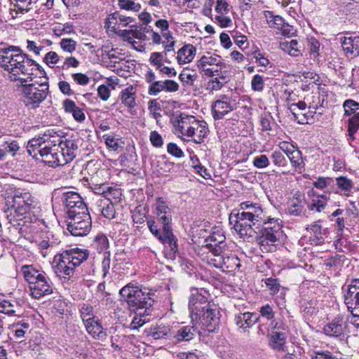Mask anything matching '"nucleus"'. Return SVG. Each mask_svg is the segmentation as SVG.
<instances>
[{
	"label": "nucleus",
	"mask_w": 359,
	"mask_h": 359,
	"mask_svg": "<svg viewBox=\"0 0 359 359\" xmlns=\"http://www.w3.org/2000/svg\"><path fill=\"white\" fill-rule=\"evenodd\" d=\"M0 67L7 72L10 81L15 83L26 76L41 72L39 65L15 46L0 49Z\"/></svg>",
	"instance_id": "1"
},
{
	"label": "nucleus",
	"mask_w": 359,
	"mask_h": 359,
	"mask_svg": "<svg viewBox=\"0 0 359 359\" xmlns=\"http://www.w3.org/2000/svg\"><path fill=\"white\" fill-rule=\"evenodd\" d=\"M264 212L259 204L250 201L240 204V210L233 211L229 215V222L241 238L252 237L255 231L253 226L264 222Z\"/></svg>",
	"instance_id": "2"
},
{
	"label": "nucleus",
	"mask_w": 359,
	"mask_h": 359,
	"mask_svg": "<svg viewBox=\"0 0 359 359\" xmlns=\"http://www.w3.org/2000/svg\"><path fill=\"white\" fill-rule=\"evenodd\" d=\"M7 215L11 223L22 219L27 217H38L41 213L40 203L30 192L24 190H15L11 201H7Z\"/></svg>",
	"instance_id": "3"
},
{
	"label": "nucleus",
	"mask_w": 359,
	"mask_h": 359,
	"mask_svg": "<svg viewBox=\"0 0 359 359\" xmlns=\"http://www.w3.org/2000/svg\"><path fill=\"white\" fill-rule=\"evenodd\" d=\"M35 75H28L15 83L16 90L19 93L25 106L30 109H36L46 99L49 93L48 83L39 82Z\"/></svg>",
	"instance_id": "4"
},
{
	"label": "nucleus",
	"mask_w": 359,
	"mask_h": 359,
	"mask_svg": "<svg viewBox=\"0 0 359 359\" xmlns=\"http://www.w3.org/2000/svg\"><path fill=\"white\" fill-rule=\"evenodd\" d=\"M59 140L58 134L48 130L42 136L34 137L28 142L27 151L34 158H38L39 156L46 164L55 167L53 161H55L56 151L59 149L57 147Z\"/></svg>",
	"instance_id": "5"
},
{
	"label": "nucleus",
	"mask_w": 359,
	"mask_h": 359,
	"mask_svg": "<svg viewBox=\"0 0 359 359\" xmlns=\"http://www.w3.org/2000/svg\"><path fill=\"white\" fill-rule=\"evenodd\" d=\"M88 255L87 250L79 248L63 252L55 258V273L58 277L69 280L74 275L75 268L86 260Z\"/></svg>",
	"instance_id": "6"
},
{
	"label": "nucleus",
	"mask_w": 359,
	"mask_h": 359,
	"mask_svg": "<svg viewBox=\"0 0 359 359\" xmlns=\"http://www.w3.org/2000/svg\"><path fill=\"white\" fill-rule=\"evenodd\" d=\"M21 272L29 284L30 295L33 298L39 299L53 292L50 279L43 271L38 270L32 265H24Z\"/></svg>",
	"instance_id": "7"
},
{
	"label": "nucleus",
	"mask_w": 359,
	"mask_h": 359,
	"mask_svg": "<svg viewBox=\"0 0 359 359\" xmlns=\"http://www.w3.org/2000/svg\"><path fill=\"white\" fill-rule=\"evenodd\" d=\"M121 301L127 303V305L134 311L149 310L154 301L149 292H144L137 287L127 285L119 291Z\"/></svg>",
	"instance_id": "8"
},
{
	"label": "nucleus",
	"mask_w": 359,
	"mask_h": 359,
	"mask_svg": "<svg viewBox=\"0 0 359 359\" xmlns=\"http://www.w3.org/2000/svg\"><path fill=\"white\" fill-rule=\"evenodd\" d=\"M264 224V227L261 231L260 235L257 237V242L263 252H273L281 234L280 225L273 219Z\"/></svg>",
	"instance_id": "9"
},
{
	"label": "nucleus",
	"mask_w": 359,
	"mask_h": 359,
	"mask_svg": "<svg viewBox=\"0 0 359 359\" xmlns=\"http://www.w3.org/2000/svg\"><path fill=\"white\" fill-rule=\"evenodd\" d=\"M67 229L74 236H83L88 233L91 229V219L88 210L83 212L69 211L66 217Z\"/></svg>",
	"instance_id": "10"
},
{
	"label": "nucleus",
	"mask_w": 359,
	"mask_h": 359,
	"mask_svg": "<svg viewBox=\"0 0 359 359\" xmlns=\"http://www.w3.org/2000/svg\"><path fill=\"white\" fill-rule=\"evenodd\" d=\"M202 259L209 265L221 269L224 272H233L240 267V259L235 255H227L225 250L218 254L205 255Z\"/></svg>",
	"instance_id": "11"
},
{
	"label": "nucleus",
	"mask_w": 359,
	"mask_h": 359,
	"mask_svg": "<svg viewBox=\"0 0 359 359\" xmlns=\"http://www.w3.org/2000/svg\"><path fill=\"white\" fill-rule=\"evenodd\" d=\"M59 149L56 151L55 161H53L55 166L63 165L72 161L76 156V151L78 149V143L72 139L60 140L57 143Z\"/></svg>",
	"instance_id": "12"
},
{
	"label": "nucleus",
	"mask_w": 359,
	"mask_h": 359,
	"mask_svg": "<svg viewBox=\"0 0 359 359\" xmlns=\"http://www.w3.org/2000/svg\"><path fill=\"white\" fill-rule=\"evenodd\" d=\"M203 293H206V292L199 291L198 289H194L191 292L189 302V309L192 320H197L201 313L212 305L208 302V297Z\"/></svg>",
	"instance_id": "13"
},
{
	"label": "nucleus",
	"mask_w": 359,
	"mask_h": 359,
	"mask_svg": "<svg viewBox=\"0 0 359 359\" xmlns=\"http://www.w3.org/2000/svg\"><path fill=\"white\" fill-rule=\"evenodd\" d=\"M225 236L221 230L214 231L205 239L206 243L202 245L201 250L205 253V255L222 253L223 250H225Z\"/></svg>",
	"instance_id": "14"
},
{
	"label": "nucleus",
	"mask_w": 359,
	"mask_h": 359,
	"mask_svg": "<svg viewBox=\"0 0 359 359\" xmlns=\"http://www.w3.org/2000/svg\"><path fill=\"white\" fill-rule=\"evenodd\" d=\"M220 317L221 314L219 309L213 304L201 313L198 318L200 323L207 331L212 332L218 327Z\"/></svg>",
	"instance_id": "15"
},
{
	"label": "nucleus",
	"mask_w": 359,
	"mask_h": 359,
	"mask_svg": "<svg viewBox=\"0 0 359 359\" xmlns=\"http://www.w3.org/2000/svg\"><path fill=\"white\" fill-rule=\"evenodd\" d=\"M344 303L349 311L354 316H358V313H354L355 310L359 309V278L351 280V284L344 294Z\"/></svg>",
	"instance_id": "16"
},
{
	"label": "nucleus",
	"mask_w": 359,
	"mask_h": 359,
	"mask_svg": "<svg viewBox=\"0 0 359 359\" xmlns=\"http://www.w3.org/2000/svg\"><path fill=\"white\" fill-rule=\"evenodd\" d=\"M62 201L66 209L67 216L69 215V211L77 212L88 210L83 198L76 192L68 191L64 193Z\"/></svg>",
	"instance_id": "17"
},
{
	"label": "nucleus",
	"mask_w": 359,
	"mask_h": 359,
	"mask_svg": "<svg viewBox=\"0 0 359 359\" xmlns=\"http://www.w3.org/2000/svg\"><path fill=\"white\" fill-rule=\"evenodd\" d=\"M234 109L231 103V98L227 95H222L219 99L212 104V114L215 120H219Z\"/></svg>",
	"instance_id": "18"
},
{
	"label": "nucleus",
	"mask_w": 359,
	"mask_h": 359,
	"mask_svg": "<svg viewBox=\"0 0 359 359\" xmlns=\"http://www.w3.org/2000/svg\"><path fill=\"white\" fill-rule=\"evenodd\" d=\"M94 245L100 253L104 252L102 268L104 276H106V274L109 272L111 263V254L108 250L109 248V240L105 235L98 234L94 239Z\"/></svg>",
	"instance_id": "19"
},
{
	"label": "nucleus",
	"mask_w": 359,
	"mask_h": 359,
	"mask_svg": "<svg viewBox=\"0 0 359 359\" xmlns=\"http://www.w3.org/2000/svg\"><path fill=\"white\" fill-rule=\"evenodd\" d=\"M196 119V118L194 116L181 113L174 123L176 132L182 135L189 137Z\"/></svg>",
	"instance_id": "20"
},
{
	"label": "nucleus",
	"mask_w": 359,
	"mask_h": 359,
	"mask_svg": "<svg viewBox=\"0 0 359 359\" xmlns=\"http://www.w3.org/2000/svg\"><path fill=\"white\" fill-rule=\"evenodd\" d=\"M0 313L9 316L20 318L23 316L24 308L18 300L3 299L0 300Z\"/></svg>",
	"instance_id": "21"
},
{
	"label": "nucleus",
	"mask_w": 359,
	"mask_h": 359,
	"mask_svg": "<svg viewBox=\"0 0 359 359\" xmlns=\"http://www.w3.org/2000/svg\"><path fill=\"white\" fill-rule=\"evenodd\" d=\"M305 196L300 192H297L288 201L287 212L292 216H302L305 212Z\"/></svg>",
	"instance_id": "22"
},
{
	"label": "nucleus",
	"mask_w": 359,
	"mask_h": 359,
	"mask_svg": "<svg viewBox=\"0 0 359 359\" xmlns=\"http://www.w3.org/2000/svg\"><path fill=\"white\" fill-rule=\"evenodd\" d=\"M346 331V324L341 318L334 319L323 328L324 333L330 337H344Z\"/></svg>",
	"instance_id": "23"
},
{
	"label": "nucleus",
	"mask_w": 359,
	"mask_h": 359,
	"mask_svg": "<svg viewBox=\"0 0 359 359\" xmlns=\"http://www.w3.org/2000/svg\"><path fill=\"white\" fill-rule=\"evenodd\" d=\"M223 62L224 60L219 55L216 54L211 55L208 53L207 55L201 57L196 61V65L200 74H201L205 72V69H208V68L213 66H219Z\"/></svg>",
	"instance_id": "24"
},
{
	"label": "nucleus",
	"mask_w": 359,
	"mask_h": 359,
	"mask_svg": "<svg viewBox=\"0 0 359 359\" xmlns=\"http://www.w3.org/2000/svg\"><path fill=\"white\" fill-rule=\"evenodd\" d=\"M208 133L209 129L207 123L204 121H199L196 118L192 126L189 137H191L194 142L200 144L203 142V139L208 135Z\"/></svg>",
	"instance_id": "25"
},
{
	"label": "nucleus",
	"mask_w": 359,
	"mask_h": 359,
	"mask_svg": "<svg viewBox=\"0 0 359 359\" xmlns=\"http://www.w3.org/2000/svg\"><path fill=\"white\" fill-rule=\"evenodd\" d=\"M341 47L347 56L353 57L359 55V36L344 37Z\"/></svg>",
	"instance_id": "26"
},
{
	"label": "nucleus",
	"mask_w": 359,
	"mask_h": 359,
	"mask_svg": "<svg viewBox=\"0 0 359 359\" xmlns=\"http://www.w3.org/2000/svg\"><path fill=\"white\" fill-rule=\"evenodd\" d=\"M196 54V48L192 44L183 46L177 53L176 59L179 65L191 62Z\"/></svg>",
	"instance_id": "27"
},
{
	"label": "nucleus",
	"mask_w": 359,
	"mask_h": 359,
	"mask_svg": "<svg viewBox=\"0 0 359 359\" xmlns=\"http://www.w3.org/2000/svg\"><path fill=\"white\" fill-rule=\"evenodd\" d=\"M287 336L285 332L272 331L269 340V346L274 350L285 352L287 351L285 343Z\"/></svg>",
	"instance_id": "28"
},
{
	"label": "nucleus",
	"mask_w": 359,
	"mask_h": 359,
	"mask_svg": "<svg viewBox=\"0 0 359 359\" xmlns=\"http://www.w3.org/2000/svg\"><path fill=\"white\" fill-rule=\"evenodd\" d=\"M258 320V317L250 312L240 313L235 316V322L239 328L246 329L252 327Z\"/></svg>",
	"instance_id": "29"
},
{
	"label": "nucleus",
	"mask_w": 359,
	"mask_h": 359,
	"mask_svg": "<svg viewBox=\"0 0 359 359\" xmlns=\"http://www.w3.org/2000/svg\"><path fill=\"white\" fill-rule=\"evenodd\" d=\"M63 107L67 113L72 114L74 118L79 122L85 120L86 116L83 110L76 106L75 102L71 100H65L63 102Z\"/></svg>",
	"instance_id": "30"
},
{
	"label": "nucleus",
	"mask_w": 359,
	"mask_h": 359,
	"mask_svg": "<svg viewBox=\"0 0 359 359\" xmlns=\"http://www.w3.org/2000/svg\"><path fill=\"white\" fill-rule=\"evenodd\" d=\"M135 93L136 88L130 86L122 90L120 99L121 102L128 108H133L135 106Z\"/></svg>",
	"instance_id": "31"
},
{
	"label": "nucleus",
	"mask_w": 359,
	"mask_h": 359,
	"mask_svg": "<svg viewBox=\"0 0 359 359\" xmlns=\"http://www.w3.org/2000/svg\"><path fill=\"white\" fill-rule=\"evenodd\" d=\"M130 326L133 330H137L142 327L146 322L149 321L147 317L150 314L149 310L136 311Z\"/></svg>",
	"instance_id": "32"
},
{
	"label": "nucleus",
	"mask_w": 359,
	"mask_h": 359,
	"mask_svg": "<svg viewBox=\"0 0 359 359\" xmlns=\"http://www.w3.org/2000/svg\"><path fill=\"white\" fill-rule=\"evenodd\" d=\"M292 165L294 170L299 173H302L304 170V162L302 158V152L299 150H294L292 154H288Z\"/></svg>",
	"instance_id": "33"
},
{
	"label": "nucleus",
	"mask_w": 359,
	"mask_h": 359,
	"mask_svg": "<svg viewBox=\"0 0 359 359\" xmlns=\"http://www.w3.org/2000/svg\"><path fill=\"white\" fill-rule=\"evenodd\" d=\"M112 201L111 198H100L98 201V208L99 210L101 212L102 215L109 219H111L112 218Z\"/></svg>",
	"instance_id": "34"
},
{
	"label": "nucleus",
	"mask_w": 359,
	"mask_h": 359,
	"mask_svg": "<svg viewBox=\"0 0 359 359\" xmlns=\"http://www.w3.org/2000/svg\"><path fill=\"white\" fill-rule=\"evenodd\" d=\"M283 50L292 56H297L300 54V46L296 39H291L290 41H285L280 43Z\"/></svg>",
	"instance_id": "35"
},
{
	"label": "nucleus",
	"mask_w": 359,
	"mask_h": 359,
	"mask_svg": "<svg viewBox=\"0 0 359 359\" xmlns=\"http://www.w3.org/2000/svg\"><path fill=\"white\" fill-rule=\"evenodd\" d=\"M92 189L95 194L101 195V198H112V186L108 182L94 184Z\"/></svg>",
	"instance_id": "36"
},
{
	"label": "nucleus",
	"mask_w": 359,
	"mask_h": 359,
	"mask_svg": "<svg viewBox=\"0 0 359 359\" xmlns=\"http://www.w3.org/2000/svg\"><path fill=\"white\" fill-rule=\"evenodd\" d=\"M330 194H327L318 196L316 198L312 200V203L309 205L310 210H316L317 212H320L326 206V201L330 199Z\"/></svg>",
	"instance_id": "37"
},
{
	"label": "nucleus",
	"mask_w": 359,
	"mask_h": 359,
	"mask_svg": "<svg viewBox=\"0 0 359 359\" xmlns=\"http://www.w3.org/2000/svg\"><path fill=\"white\" fill-rule=\"evenodd\" d=\"M196 334V330L191 326H183L180 328L175 334L178 341H189L192 339Z\"/></svg>",
	"instance_id": "38"
},
{
	"label": "nucleus",
	"mask_w": 359,
	"mask_h": 359,
	"mask_svg": "<svg viewBox=\"0 0 359 359\" xmlns=\"http://www.w3.org/2000/svg\"><path fill=\"white\" fill-rule=\"evenodd\" d=\"M163 244L168 245L170 250L175 253L178 250L177 238L173 235L172 231L165 232L163 233V237L160 240Z\"/></svg>",
	"instance_id": "39"
},
{
	"label": "nucleus",
	"mask_w": 359,
	"mask_h": 359,
	"mask_svg": "<svg viewBox=\"0 0 359 359\" xmlns=\"http://www.w3.org/2000/svg\"><path fill=\"white\" fill-rule=\"evenodd\" d=\"M87 332L93 337H99L102 332V327L94 320V317L90 318L87 321H83Z\"/></svg>",
	"instance_id": "40"
},
{
	"label": "nucleus",
	"mask_w": 359,
	"mask_h": 359,
	"mask_svg": "<svg viewBox=\"0 0 359 359\" xmlns=\"http://www.w3.org/2000/svg\"><path fill=\"white\" fill-rule=\"evenodd\" d=\"M128 67L126 62L123 61H114V74H117L118 76L126 81L130 76V71L126 69Z\"/></svg>",
	"instance_id": "41"
},
{
	"label": "nucleus",
	"mask_w": 359,
	"mask_h": 359,
	"mask_svg": "<svg viewBox=\"0 0 359 359\" xmlns=\"http://www.w3.org/2000/svg\"><path fill=\"white\" fill-rule=\"evenodd\" d=\"M359 130V112L355 114L348 121V133L350 138L353 140L354 135Z\"/></svg>",
	"instance_id": "42"
},
{
	"label": "nucleus",
	"mask_w": 359,
	"mask_h": 359,
	"mask_svg": "<svg viewBox=\"0 0 359 359\" xmlns=\"http://www.w3.org/2000/svg\"><path fill=\"white\" fill-rule=\"evenodd\" d=\"M336 184L337 187L344 192V195L348 196L353 187V182L346 177H339L336 178Z\"/></svg>",
	"instance_id": "43"
},
{
	"label": "nucleus",
	"mask_w": 359,
	"mask_h": 359,
	"mask_svg": "<svg viewBox=\"0 0 359 359\" xmlns=\"http://www.w3.org/2000/svg\"><path fill=\"white\" fill-rule=\"evenodd\" d=\"M197 77L198 76L196 73L191 74L187 69H184L179 76L180 81L185 87L192 86Z\"/></svg>",
	"instance_id": "44"
},
{
	"label": "nucleus",
	"mask_w": 359,
	"mask_h": 359,
	"mask_svg": "<svg viewBox=\"0 0 359 359\" xmlns=\"http://www.w3.org/2000/svg\"><path fill=\"white\" fill-rule=\"evenodd\" d=\"M29 329V324L26 322H22L20 323H18L16 325H13L12 326V330L14 332V337L15 339L20 340L22 338L25 337V334L27 330Z\"/></svg>",
	"instance_id": "45"
},
{
	"label": "nucleus",
	"mask_w": 359,
	"mask_h": 359,
	"mask_svg": "<svg viewBox=\"0 0 359 359\" xmlns=\"http://www.w3.org/2000/svg\"><path fill=\"white\" fill-rule=\"evenodd\" d=\"M118 5L121 9L138 12L141 9V5L133 0H118Z\"/></svg>",
	"instance_id": "46"
},
{
	"label": "nucleus",
	"mask_w": 359,
	"mask_h": 359,
	"mask_svg": "<svg viewBox=\"0 0 359 359\" xmlns=\"http://www.w3.org/2000/svg\"><path fill=\"white\" fill-rule=\"evenodd\" d=\"M151 334L155 339L167 338L170 335V330L167 326H159L155 327Z\"/></svg>",
	"instance_id": "47"
},
{
	"label": "nucleus",
	"mask_w": 359,
	"mask_h": 359,
	"mask_svg": "<svg viewBox=\"0 0 359 359\" xmlns=\"http://www.w3.org/2000/svg\"><path fill=\"white\" fill-rule=\"evenodd\" d=\"M343 107L344 115L349 116L353 114H356V110L359 109V103L353 100H347L344 102Z\"/></svg>",
	"instance_id": "48"
},
{
	"label": "nucleus",
	"mask_w": 359,
	"mask_h": 359,
	"mask_svg": "<svg viewBox=\"0 0 359 359\" xmlns=\"http://www.w3.org/2000/svg\"><path fill=\"white\" fill-rule=\"evenodd\" d=\"M219 66V75L217 76V78L225 84L227 83L228 79L230 77V66L224 62H223Z\"/></svg>",
	"instance_id": "49"
},
{
	"label": "nucleus",
	"mask_w": 359,
	"mask_h": 359,
	"mask_svg": "<svg viewBox=\"0 0 359 359\" xmlns=\"http://www.w3.org/2000/svg\"><path fill=\"white\" fill-rule=\"evenodd\" d=\"M163 53L154 52L151 54L149 62L158 70L163 65Z\"/></svg>",
	"instance_id": "50"
},
{
	"label": "nucleus",
	"mask_w": 359,
	"mask_h": 359,
	"mask_svg": "<svg viewBox=\"0 0 359 359\" xmlns=\"http://www.w3.org/2000/svg\"><path fill=\"white\" fill-rule=\"evenodd\" d=\"M158 220L163 224V233L172 231L170 223L172 219L171 213H166L157 215Z\"/></svg>",
	"instance_id": "51"
},
{
	"label": "nucleus",
	"mask_w": 359,
	"mask_h": 359,
	"mask_svg": "<svg viewBox=\"0 0 359 359\" xmlns=\"http://www.w3.org/2000/svg\"><path fill=\"white\" fill-rule=\"evenodd\" d=\"M114 34L119 36L123 41H127L131 43L132 36L137 37L132 30L118 29L114 26Z\"/></svg>",
	"instance_id": "52"
},
{
	"label": "nucleus",
	"mask_w": 359,
	"mask_h": 359,
	"mask_svg": "<svg viewBox=\"0 0 359 359\" xmlns=\"http://www.w3.org/2000/svg\"><path fill=\"white\" fill-rule=\"evenodd\" d=\"M264 86V79L262 76L256 74L252 77L251 81V88L254 91L261 92L263 90Z\"/></svg>",
	"instance_id": "53"
},
{
	"label": "nucleus",
	"mask_w": 359,
	"mask_h": 359,
	"mask_svg": "<svg viewBox=\"0 0 359 359\" xmlns=\"http://www.w3.org/2000/svg\"><path fill=\"white\" fill-rule=\"evenodd\" d=\"M155 205L157 215L166 213H171L166 202L164 201L161 198H158L156 199Z\"/></svg>",
	"instance_id": "54"
},
{
	"label": "nucleus",
	"mask_w": 359,
	"mask_h": 359,
	"mask_svg": "<svg viewBox=\"0 0 359 359\" xmlns=\"http://www.w3.org/2000/svg\"><path fill=\"white\" fill-rule=\"evenodd\" d=\"M76 42L70 39H62L60 41L62 49L67 53H72L75 50Z\"/></svg>",
	"instance_id": "55"
},
{
	"label": "nucleus",
	"mask_w": 359,
	"mask_h": 359,
	"mask_svg": "<svg viewBox=\"0 0 359 359\" xmlns=\"http://www.w3.org/2000/svg\"><path fill=\"white\" fill-rule=\"evenodd\" d=\"M164 90L163 81H156L150 84L148 93L150 95H157L159 93Z\"/></svg>",
	"instance_id": "56"
},
{
	"label": "nucleus",
	"mask_w": 359,
	"mask_h": 359,
	"mask_svg": "<svg viewBox=\"0 0 359 359\" xmlns=\"http://www.w3.org/2000/svg\"><path fill=\"white\" fill-rule=\"evenodd\" d=\"M252 164L257 168H264L269 165V161L266 155H260L254 158Z\"/></svg>",
	"instance_id": "57"
},
{
	"label": "nucleus",
	"mask_w": 359,
	"mask_h": 359,
	"mask_svg": "<svg viewBox=\"0 0 359 359\" xmlns=\"http://www.w3.org/2000/svg\"><path fill=\"white\" fill-rule=\"evenodd\" d=\"M167 151L168 154L176 158H182L184 156V152L175 143H169L167 145Z\"/></svg>",
	"instance_id": "58"
},
{
	"label": "nucleus",
	"mask_w": 359,
	"mask_h": 359,
	"mask_svg": "<svg viewBox=\"0 0 359 359\" xmlns=\"http://www.w3.org/2000/svg\"><path fill=\"white\" fill-rule=\"evenodd\" d=\"M14 6L18 8L20 12L28 11L32 8V0H13Z\"/></svg>",
	"instance_id": "59"
},
{
	"label": "nucleus",
	"mask_w": 359,
	"mask_h": 359,
	"mask_svg": "<svg viewBox=\"0 0 359 359\" xmlns=\"http://www.w3.org/2000/svg\"><path fill=\"white\" fill-rule=\"evenodd\" d=\"M149 140L151 144L155 147H161L163 144L162 136L156 130L151 132Z\"/></svg>",
	"instance_id": "60"
},
{
	"label": "nucleus",
	"mask_w": 359,
	"mask_h": 359,
	"mask_svg": "<svg viewBox=\"0 0 359 359\" xmlns=\"http://www.w3.org/2000/svg\"><path fill=\"white\" fill-rule=\"evenodd\" d=\"M265 283L270 290L271 294H275L278 292L280 286L277 279H273L271 278H266L265 280Z\"/></svg>",
	"instance_id": "61"
},
{
	"label": "nucleus",
	"mask_w": 359,
	"mask_h": 359,
	"mask_svg": "<svg viewBox=\"0 0 359 359\" xmlns=\"http://www.w3.org/2000/svg\"><path fill=\"white\" fill-rule=\"evenodd\" d=\"M81 316L83 321H87L90 318L94 317L93 307L86 304L83 305L81 309Z\"/></svg>",
	"instance_id": "62"
},
{
	"label": "nucleus",
	"mask_w": 359,
	"mask_h": 359,
	"mask_svg": "<svg viewBox=\"0 0 359 359\" xmlns=\"http://www.w3.org/2000/svg\"><path fill=\"white\" fill-rule=\"evenodd\" d=\"M215 20L222 27H227L231 25V19L224 13L219 14L215 17Z\"/></svg>",
	"instance_id": "63"
},
{
	"label": "nucleus",
	"mask_w": 359,
	"mask_h": 359,
	"mask_svg": "<svg viewBox=\"0 0 359 359\" xmlns=\"http://www.w3.org/2000/svg\"><path fill=\"white\" fill-rule=\"evenodd\" d=\"M74 81L79 85L86 86L89 83V78L84 74L76 73L72 74Z\"/></svg>",
	"instance_id": "64"
}]
</instances>
